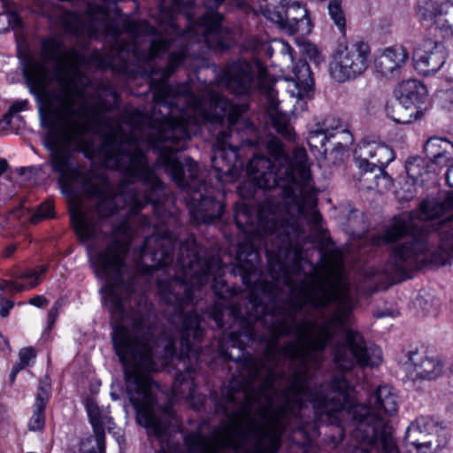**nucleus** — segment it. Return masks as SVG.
<instances>
[{
    "instance_id": "f257e3e1",
    "label": "nucleus",
    "mask_w": 453,
    "mask_h": 453,
    "mask_svg": "<svg viewBox=\"0 0 453 453\" xmlns=\"http://www.w3.org/2000/svg\"><path fill=\"white\" fill-rule=\"evenodd\" d=\"M236 224L254 232L237 249L233 275L250 288L236 296L226 286L220 259L208 253V283L220 299L210 317L219 329V355L237 364L239 375L224 396L211 394L214 412L224 417L222 429L208 437V453H238L252 441L251 453H278L291 419L305 426L334 424L345 411L352 436L362 447L355 453H400L395 430L385 416L398 411V396L383 385L357 403L343 375L311 385L309 362L322 352L337 330L349 321L353 301L341 273H312L298 283L302 251L293 242L300 224Z\"/></svg>"
},
{
    "instance_id": "f03ea898",
    "label": "nucleus",
    "mask_w": 453,
    "mask_h": 453,
    "mask_svg": "<svg viewBox=\"0 0 453 453\" xmlns=\"http://www.w3.org/2000/svg\"><path fill=\"white\" fill-rule=\"evenodd\" d=\"M168 80H165L163 71L158 81H152L155 104L147 125L134 128L130 134L118 126L105 134L101 147L104 165L119 171L122 179L119 192L110 182V190L93 197L96 202L91 211L78 207L70 210L72 224L82 241L93 239L101 229V221L118 211H123L124 217L134 215L150 203L156 214L160 213L165 187L150 167L143 145L157 152L168 147L177 154L197 130L200 120L212 124L226 120L230 139L242 127L245 132L255 133L254 125L241 117L242 107L222 96H212L207 108L187 86L173 88ZM111 231L115 239L92 258L96 275L104 280L103 288H137L140 277L130 272L125 262L130 246L127 219L113 224Z\"/></svg>"
},
{
    "instance_id": "7ed1b4c3",
    "label": "nucleus",
    "mask_w": 453,
    "mask_h": 453,
    "mask_svg": "<svg viewBox=\"0 0 453 453\" xmlns=\"http://www.w3.org/2000/svg\"><path fill=\"white\" fill-rule=\"evenodd\" d=\"M54 38L42 42V59L27 56L22 72L30 92L41 102V125L46 130L45 148L49 165L64 181L81 187L91 198L110 190V180L72 161L73 151H81L85 135L110 125L107 113L119 105V96L111 84H95L80 69L87 58L76 49L61 52Z\"/></svg>"
},
{
    "instance_id": "20e7f679",
    "label": "nucleus",
    "mask_w": 453,
    "mask_h": 453,
    "mask_svg": "<svg viewBox=\"0 0 453 453\" xmlns=\"http://www.w3.org/2000/svg\"><path fill=\"white\" fill-rule=\"evenodd\" d=\"M225 0H206V12L200 19H188L187 29L181 32L173 26L174 36L155 35V28L147 21L128 22L120 28L118 24L107 18L103 6L95 9L88 5L87 12L93 23L98 16V25L92 24L93 35L103 32L111 42L108 53L94 51L92 60L102 69L113 68L120 65L127 69L129 64L150 63L173 49L168 57V63L164 71V78L169 79L175 70L184 62L188 55L190 42H203L208 48L218 47L220 50L230 49L234 43L233 33L222 24L223 15L218 12L219 7Z\"/></svg>"
},
{
    "instance_id": "39448f33",
    "label": "nucleus",
    "mask_w": 453,
    "mask_h": 453,
    "mask_svg": "<svg viewBox=\"0 0 453 453\" xmlns=\"http://www.w3.org/2000/svg\"><path fill=\"white\" fill-rule=\"evenodd\" d=\"M157 162L179 188L188 189L187 205L193 223L211 225L219 221L224 213L223 195L199 178V167L190 157L180 160L169 148L160 149Z\"/></svg>"
},
{
    "instance_id": "423d86ee",
    "label": "nucleus",
    "mask_w": 453,
    "mask_h": 453,
    "mask_svg": "<svg viewBox=\"0 0 453 453\" xmlns=\"http://www.w3.org/2000/svg\"><path fill=\"white\" fill-rule=\"evenodd\" d=\"M370 56V46L364 41L356 40L340 45L329 65L331 77L340 83L357 79L367 70Z\"/></svg>"
},
{
    "instance_id": "0eeeda50",
    "label": "nucleus",
    "mask_w": 453,
    "mask_h": 453,
    "mask_svg": "<svg viewBox=\"0 0 453 453\" xmlns=\"http://www.w3.org/2000/svg\"><path fill=\"white\" fill-rule=\"evenodd\" d=\"M334 361L343 372H349L357 365L377 366L381 362V350L376 346H367L359 332L349 329L344 340L334 347Z\"/></svg>"
},
{
    "instance_id": "6e6552de",
    "label": "nucleus",
    "mask_w": 453,
    "mask_h": 453,
    "mask_svg": "<svg viewBox=\"0 0 453 453\" xmlns=\"http://www.w3.org/2000/svg\"><path fill=\"white\" fill-rule=\"evenodd\" d=\"M176 245V238L169 230L157 231L145 238L143 244L134 252V257L141 261L147 272L151 273L167 265L173 261V254Z\"/></svg>"
},
{
    "instance_id": "1a4fd4ad",
    "label": "nucleus",
    "mask_w": 453,
    "mask_h": 453,
    "mask_svg": "<svg viewBox=\"0 0 453 453\" xmlns=\"http://www.w3.org/2000/svg\"><path fill=\"white\" fill-rule=\"evenodd\" d=\"M275 10H266L265 15L288 35H306L311 31V21L305 5L290 0L277 1Z\"/></svg>"
},
{
    "instance_id": "9d476101",
    "label": "nucleus",
    "mask_w": 453,
    "mask_h": 453,
    "mask_svg": "<svg viewBox=\"0 0 453 453\" xmlns=\"http://www.w3.org/2000/svg\"><path fill=\"white\" fill-rule=\"evenodd\" d=\"M227 132H219L217 137V146L211 156V166L216 173V178L221 182H231L238 178L244 167V162L240 158L239 146L227 142Z\"/></svg>"
},
{
    "instance_id": "9b49d317",
    "label": "nucleus",
    "mask_w": 453,
    "mask_h": 453,
    "mask_svg": "<svg viewBox=\"0 0 453 453\" xmlns=\"http://www.w3.org/2000/svg\"><path fill=\"white\" fill-rule=\"evenodd\" d=\"M254 79L252 65L245 59H237L226 66L219 82L232 93L241 96L251 90Z\"/></svg>"
},
{
    "instance_id": "f8f14e48",
    "label": "nucleus",
    "mask_w": 453,
    "mask_h": 453,
    "mask_svg": "<svg viewBox=\"0 0 453 453\" xmlns=\"http://www.w3.org/2000/svg\"><path fill=\"white\" fill-rule=\"evenodd\" d=\"M447 49L441 42L426 38L414 52L415 67L424 75L434 74L445 64Z\"/></svg>"
},
{
    "instance_id": "ddd939ff",
    "label": "nucleus",
    "mask_w": 453,
    "mask_h": 453,
    "mask_svg": "<svg viewBox=\"0 0 453 453\" xmlns=\"http://www.w3.org/2000/svg\"><path fill=\"white\" fill-rule=\"evenodd\" d=\"M332 139H335V142L332 143V151L337 153L343 151L353 140L348 130L341 126L334 127L328 119L318 123L308 134L309 145L315 148H324Z\"/></svg>"
},
{
    "instance_id": "4468645a",
    "label": "nucleus",
    "mask_w": 453,
    "mask_h": 453,
    "mask_svg": "<svg viewBox=\"0 0 453 453\" xmlns=\"http://www.w3.org/2000/svg\"><path fill=\"white\" fill-rule=\"evenodd\" d=\"M355 161L363 170L386 168L394 160L395 152L388 145L363 141L354 151Z\"/></svg>"
},
{
    "instance_id": "2eb2a0df",
    "label": "nucleus",
    "mask_w": 453,
    "mask_h": 453,
    "mask_svg": "<svg viewBox=\"0 0 453 453\" xmlns=\"http://www.w3.org/2000/svg\"><path fill=\"white\" fill-rule=\"evenodd\" d=\"M407 357L411 365L409 372L413 380H434L442 375L444 365L437 356L416 348L408 351Z\"/></svg>"
},
{
    "instance_id": "dca6fc26",
    "label": "nucleus",
    "mask_w": 453,
    "mask_h": 453,
    "mask_svg": "<svg viewBox=\"0 0 453 453\" xmlns=\"http://www.w3.org/2000/svg\"><path fill=\"white\" fill-rule=\"evenodd\" d=\"M434 427V419L431 417H419L411 422L406 429L404 442L412 446L417 453H427L440 445L437 441H427L426 438Z\"/></svg>"
},
{
    "instance_id": "f3484780",
    "label": "nucleus",
    "mask_w": 453,
    "mask_h": 453,
    "mask_svg": "<svg viewBox=\"0 0 453 453\" xmlns=\"http://www.w3.org/2000/svg\"><path fill=\"white\" fill-rule=\"evenodd\" d=\"M196 368L187 366L184 371L179 372L173 385V393L178 398L191 402L196 411L203 406L205 397L196 394L195 374Z\"/></svg>"
},
{
    "instance_id": "a211bd4d",
    "label": "nucleus",
    "mask_w": 453,
    "mask_h": 453,
    "mask_svg": "<svg viewBox=\"0 0 453 453\" xmlns=\"http://www.w3.org/2000/svg\"><path fill=\"white\" fill-rule=\"evenodd\" d=\"M408 59V53L402 46L385 49L374 61L377 73L388 79L396 78L400 70Z\"/></svg>"
},
{
    "instance_id": "6ab92c4d",
    "label": "nucleus",
    "mask_w": 453,
    "mask_h": 453,
    "mask_svg": "<svg viewBox=\"0 0 453 453\" xmlns=\"http://www.w3.org/2000/svg\"><path fill=\"white\" fill-rule=\"evenodd\" d=\"M426 157L435 165L443 167L453 159V143L441 137H430L424 145Z\"/></svg>"
},
{
    "instance_id": "aec40b11",
    "label": "nucleus",
    "mask_w": 453,
    "mask_h": 453,
    "mask_svg": "<svg viewBox=\"0 0 453 453\" xmlns=\"http://www.w3.org/2000/svg\"><path fill=\"white\" fill-rule=\"evenodd\" d=\"M293 74L297 96L301 99L309 97L314 87V80L307 61L304 59L298 60L293 66Z\"/></svg>"
},
{
    "instance_id": "412c9836",
    "label": "nucleus",
    "mask_w": 453,
    "mask_h": 453,
    "mask_svg": "<svg viewBox=\"0 0 453 453\" xmlns=\"http://www.w3.org/2000/svg\"><path fill=\"white\" fill-rule=\"evenodd\" d=\"M385 110L387 116L397 124H410L422 117L420 111L399 99L388 103Z\"/></svg>"
},
{
    "instance_id": "4be33fe9",
    "label": "nucleus",
    "mask_w": 453,
    "mask_h": 453,
    "mask_svg": "<svg viewBox=\"0 0 453 453\" xmlns=\"http://www.w3.org/2000/svg\"><path fill=\"white\" fill-rule=\"evenodd\" d=\"M400 92L399 100L403 104L414 107L415 111H418L417 104L424 102L426 97V87L417 80L403 82L400 87Z\"/></svg>"
},
{
    "instance_id": "5701e85b",
    "label": "nucleus",
    "mask_w": 453,
    "mask_h": 453,
    "mask_svg": "<svg viewBox=\"0 0 453 453\" xmlns=\"http://www.w3.org/2000/svg\"><path fill=\"white\" fill-rule=\"evenodd\" d=\"M433 20L443 37L453 38V0L440 3Z\"/></svg>"
},
{
    "instance_id": "b1692460",
    "label": "nucleus",
    "mask_w": 453,
    "mask_h": 453,
    "mask_svg": "<svg viewBox=\"0 0 453 453\" xmlns=\"http://www.w3.org/2000/svg\"><path fill=\"white\" fill-rule=\"evenodd\" d=\"M361 180L367 184V188L377 189L379 192L388 190L393 182L392 178L387 173L385 168L364 170Z\"/></svg>"
},
{
    "instance_id": "393cba45",
    "label": "nucleus",
    "mask_w": 453,
    "mask_h": 453,
    "mask_svg": "<svg viewBox=\"0 0 453 453\" xmlns=\"http://www.w3.org/2000/svg\"><path fill=\"white\" fill-rule=\"evenodd\" d=\"M86 410L95 435H105V427L111 423V418L102 413L97 403L92 399L86 400Z\"/></svg>"
},
{
    "instance_id": "a878e982",
    "label": "nucleus",
    "mask_w": 453,
    "mask_h": 453,
    "mask_svg": "<svg viewBox=\"0 0 453 453\" xmlns=\"http://www.w3.org/2000/svg\"><path fill=\"white\" fill-rule=\"evenodd\" d=\"M427 441H437L438 447L435 449H429L427 453H438L441 449H443L449 441V432L447 428L439 421L434 419V427L429 431V434L426 438Z\"/></svg>"
},
{
    "instance_id": "bb28decb",
    "label": "nucleus",
    "mask_w": 453,
    "mask_h": 453,
    "mask_svg": "<svg viewBox=\"0 0 453 453\" xmlns=\"http://www.w3.org/2000/svg\"><path fill=\"white\" fill-rule=\"evenodd\" d=\"M405 172L408 178L415 184L424 173H427L425 160L420 157H413L407 159Z\"/></svg>"
},
{
    "instance_id": "cd10ccee",
    "label": "nucleus",
    "mask_w": 453,
    "mask_h": 453,
    "mask_svg": "<svg viewBox=\"0 0 453 453\" xmlns=\"http://www.w3.org/2000/svg\"><path fill=\"white\" fill-rule=\"evenodd\" d=\"M327 9L329 16L334 25L342 34H344L346 29V18L342 9V0H330Z\"/></svg>"
},
{
    "instance_id": "c85d7f7f",
    "label": "nucleus",
    "mask_w": 453,
    "mask_h": 453,
    "mask_svg": "<svg viewBox=\"0 0 453 453\" xmlns=\"http://www.w3.org/2000/svg\"><path fill=\"white\" fill-rule=\"evenodd\" d=\"M81 453H104L105 435L89 436L81 442Z\"/></svg>"
},
{
    "instance_id": "c756f323",
    "label": "nucleus",
    "mask_w": 453,
    "mask_h": 453,
    "mask_svg": "<svg viewBox=\"0 0 453 453\" xmlns=\"http://www.w3.org/2000/svg\"><path fill=\"white\" fill-rule=\"evenodd\" d=\"M272 123L275 131L282 137L288 140H291L293 138V129L285 115L280 113L275 114L272 118Z\"/></svg>"
},
{
    "instance_id": "7c9ffc66",
    "label": "nucleus",
    "mask_w": 453,
    "mask_h": 453,
    "mask_svg": "<svg viewBox=\"0 0 453 453\" xmlns=\"http://www.w3.org/2000/svg\"><path fill=\"white\" fill-rule=\"evenodd\" d=\"M47 269V265H40L38 270L19 271L17 273L12 274V276L20 280L32 279V280L29 282V288H34L40 284V275L45 273Z\"/></svg>"
},
{
    "instance_id": "2f4dec72",
    "label": "nucleus",
    "mask_w": 453,
    "mask_h": 453,
    "mask_svg": "<svg viewBox=\"0 0 453 453\" xmlns=\"http://www.w3.org/2000/svg\"><path fill=\"white\" fill-rule=\"evenodd\" d=\"M50 383L49 381V378L45 377L43 380H41L38 387L35 408L45 410L46 404L50 398Z\"/></svg>"
},
{
    "instance_id": "473e14b6",
    "label": "nucleus",
    "mask_w": 453,
    "mask_h": 453,
    "mask_svg": "<svg viewBox=\"0 0 453 453\" xmlns=\"http://www.w3.org/2000/svg\"><path fill=\"white\" fill-rule=\"evenodd\" d=\"M53 203L50 200H46L38 207L37 211L30 216L29 220L33 224H37L43 219L50 218L53 216Z\"/></svg>"
},
{
    "instance_id": "72a5a7b5",
    "label": "nucleus",
    "mask_w": 453,
    "mask_h": 453,
    "mask_svg": "<svg viewBox=\"0 0 453 453\" xmlns=\"http://www.w3.org/2000/svg\"><path fill=\"white\" fill-rule=\"evenodd\" d=\"M440 3L434 0H418V12L423 19H434L435 13L438 11Z\"/></svg>"
},
{
    "instance_id": "f704fd0d",
    "label": "nucleus",
    "mask_w": 453,
    "mask_h": 453,
    "mask_svg": "<svg viewBox=\"0 0 453 453\" xmlns=\"http://www.w3.org/2000/svg\"><path fill=\"white\" fill-rule=\"evenodd\" d=\"M45 410L35 408L34 414L29 420V429L32 431H39L44 427L45 425Z\"/></svg>"
},
{
    "instance_id": "c9c22d12",
    "label": "nucleus",
    "mask_w": 453,
    "mask_h": 453,
    "mask_svg": "<svg viewBox=\"0 0 453 453\" xmlns=\"http://www.w3.org/2000/svg\"><path fill=\"white\" fill-rule=\"evenodd\" d=\"M438 100L441 106L450 110L453 108V89L441 90L438 93Z\"/></svg>"
},
{
    "instance_id": "e433bc0d",
    "label": "nucleus",
    "mask_w": 453,
    "mask_h": 453,
    "mask_svg": "<svg viewBox=\"0 0 453 453\" xmlns=\"http://www.w3.org/2000/svg\"><path fill=\"white\" fill-rule=\"evenodd\" d=\"M19 357L20 367H26L29 361L35 357V352L33 348H23L19 350Z\"/></svg>"
},
{
    "instance_id": "4c0bfd02",
    "label": "nucleus",
    "mask_w": 453,
    "mask_h": 453,
    "mask_svg": "<svg viewBox=\"0 0 453 453\" xmlns=\"http://www.w3.org/2000/svg\"><path fill=\"white\" fill-rule=\"evenodd\" d=\"M277 50L281 53L283 56L288 57L291 61H293V51L294 50L290 47V45L282 41L275 42L274 45Z\"/></svg>"
},
{
    "instance_id": "58836bf2",
    "label": "nucleus",
    "mask_w": 453,
    "mask_h": 453,
    "mask_svg": "<svg viewBox=\"0 0 453 453\" xmlns=\"http://www.w3.org/2000/svg\"><path fill=\"white\" fill-rule=\"evenodd\" d=\"M60 307H61L60 302L57 301L54 303V305L50 308V310L49 311L48 320H47L49 328H51L54 326V324L57 320V318L58 316V311H59Z\"/></svg>"
},
{
    "instance_id": "ea45409f",
    "label": "nucleus",
    "mask_w": 453,
    "mask_h": 453,
    "mask_svg": "<svg viewBox=\"0 0 453 453\" xmlns=\"http://www.w3.org/2000/svg\"><path fill=\"white\" fill-rule=\"evenodd\" d=\"M28 214H29V211L27 209H25L23 206H19L9 212L7 219L8 220H12V219L21 220L22 218H24L25 216H27Z\"/></svg>"
},
{
    "instance_id": "a19ab883",
    "label": "nucleus",
    "mask_w": 453,
    "mask_h": 453,
    "mask_svg": "<svg viewBox=\"0 0 453 453\" xmlns=\"http://www.w3.org/2000/svg\"><path fill=\"white\" fill-rule=\"evenodd\" d=\"M4 282L5 287H9L10 292L12 294L17 293V292H22L27 288H30L29 284L28 285L19 284L14 280H4Z\"/></svg>"
},
{
    "instance_id": "79ce46f5",
    "label": "nucleus",
    "mask_w": 453,
    "mask_h": 453,
    "mask_svg": "<svg viewBox=\"0 0 453 453\" xmlns=\"http://www.w3.org/2000/svg\"><path fill=\"white\" fill-rule=\"evenodd\" d=\"M13 306L14 303L12 301L1 299L0 316L2 318H6L9 315L10 311L13 308Z\"/></svg>"
},
{
    "instance_id": "37998d69",
    "label": "nucleus",
    "mask_w": 453,
    "mask_h": 453,
    "mask_svg": "<svg viewBox=\"0 0 453 453\" xmlns=\"http://www.w3.org/2000/svg\"><path fill=\"white\" fill-rule=\"evenodd\" d=\"M28 107V101L24 100H19L14 102L11 107L10 110L15 114L22 111H26Z\"/></svg>"
},
{
    "instance_id": "c03bdc74",
    "label": "nucleus",
    "mask_w": 453,
    "mask_h": 453,
    "mask_svg": "<svg viewBox=\"0 0 453 453\" xmlns=\"http://www.w3.org/2000/svg\"><path fill=\"white\" fill-rule=\"evenodd\" d=\"M310 221L314 226V227H319L322 221L320 213L318 211L312 209L310 213Z\"/></svg>"
},
{
    "instance_id": "a18cd8bd",
    "label": "nucleus",
    "mask_w": 453,
    "mask_h": 453,
    "mask_svg": "<svg viewBox=\"0 0 453 453\" xmlns=\"http://www.w3.org/2000/svg\"><path fill=\"white\" fill-rule=\"evenodd\" d=\"M14 113L9 109V111L0 119V127L2 128H7L11 123Z\"/></svg>"
},
{
    "instance_id": "49530a36",
    "label": "nucleus",
    "mask_w": 453,
    "mask_h": 453,
    "mask_svg": "<svg viewBox=\"0 0 453 453\" xmlns=\"http://www.w3.org/2000/svg\"><path fill=\"white\" fill-rule=\"evenodd\" d=\"M29 303L36 307H42L48 303V300L42 296H35L29 300Z\"/></svg>"
},
{
    "instance_id": "de8ad7c7",
    "label": "nucleus",
    "mask_w": 453,
    "mask_h": 453,
    "mask_svg": "<svg viewBox=\"0 0 453 453\" xmlns=\"http://www.w3.org/2000/svg\"><path fill=\"white\" fill-rule=\"evenodd\" d=\"M447 184L453 188V164L449 167L445 174Z\"/></svg>"
},
{
    "instance_id": "09e8293b",
    "label": "nucleus",
    "mask_w": 453,
    "mask_h": 453,
    "mask_svg": "<svg viewBox=\"0 0 453 453\" xmlns=\"http://www.w3.org/2000/svg\"><path fill=\"white\" fill-rule=\"evenodd\" d=\"M24 368H25V367H20V364H19V363L18 365H14V366L12 367V370L11 374H10V380H11V382H13V380H15V378H16L17 373H18L20 370H22V369H24Z\"/></svg>"
},
{
    "instance_id": "8fccbe9b",
    "label": "nucleus",
    "mask_w": 453,
    "mask_h": 453,
    "mask_svg": "<svg viewBox=\"0 0 453 453\" xmlns=\"http://www.w3.org/2000/svg\"><path fill=\"white\" fill-rule=\"evenodd\" d=\"M16 250V246L15 245H9L5 250H4V257H11L13 252Z\"/></svg>"
},
{
    "instance_id": "3c124183",
    "label": "nucleus",
    "mask_w": 453,
    "mask_h": 453,
    "mask_svg": "<svg viewBox=\"0 0 453 453\" xmlns=\"http://www.w3.org/2000/svg\"><path fill=\"white\" fill-rule=\"evenodd\" d=\"M257 145V141H253L251 139H245L242 142V147L248 146V147H255Z\"/></svg>"
},
{
    "instance_id": "603ef678",
    "label": "nucleus",
    "mask_w": 453,
    "mask_h": 453,
    "mask_svg": "<svg viewBox=\"0 0 453 453\" xmlns=\"http://www.w3.org/2000/svg\"><path fill=\"white\" fill-rule=\"evenodd\" d=\"M8 162L4 158H0V176L7 170Z\"/></svg>"
},
{
    "instance_id": "864d4df0",
    "label": "nucleus",
    "mask_w": 453,
    "mask_h": 453,
    "mask_svg": "<svg viewBox=\"0 0 453 453\" xmlns=\"http://www.w3.org/2000/svg\"><path fill=\"white\" fill-rule=\"evenodd\" d=\"M264 50L265 51V54L271 58L273 56L274 48L271 45L266 44L264 46Z\"/></svg>"
},
{
    "instance_id": "5fc2aeb1",
    "label": "nucleus",
    "mask_w": 453,
    "mask_h": 453,
    "mask_svg": "<svg viewBox=\"0 0 453 453\" xmlns=\"http://www.w3.org/2000/svg\"><path fill=\"white\" fill-rule=\"evenodd\" d=\"M267 76V72L266 70L264 68V67H260L259 68V73H258V79L260 81H263L265 79V77Z\"/></svg>"
},
{
    "instance_id": "6e6d98bb",
    "label": "nucleus",
    "mask_w": 453,
    "mask_h": 453,
    "mask_svg": "<svg viewBox=\"0 0 453 453\" xmlns=\"http://www.w3.org/2000/svg\"><path fill=\"white\" fill-rule=\"evenodd\" d=\"M173 262V260L170 264H168L167 265L163 266V267H162V269H163V268H168V270H171V267H169V265H170ZM159 269H161V267L157 268V270H159ZM155 270H156V269H153V270L151 271V273H148V272H147V267H144V273H147V274H151Z\"/></svg>"
},
{
    "instance_id": "4d7b16f0",
    "label": "nucleus",
    "mask_w": 453,
    "mask_h": 453,
    "mask_svg": "<svg viewBox=\"0 0 453 453\" xmlns=\"http://www.w3.org/2000/svg\"><path fill=\"white\" fill-rule=\"evenodd\" d=\"M268 95H269L270 98L273 100V96H274V90L271 87L268 88Z\"/></svg>"
},
{
    "instance_id": "13d9d810",
    "label": "nucleus",
    "mask_w": 453,
    "mask_h": 453,
    "mask_svg": "<svg viewBox=\"0 0 453 453\" xmlns=\"http://www.w3.org/2000/svg\"><path fill=\"white\" fill-rule=\"evenodd\" d=\"M386 316H392L391 313H386V312H381V313H378L377 314V317L379 318H382V317H386Z\"/></svg>"
},
{
    "instance_id": "bf43d9fd",
    "label": "nucleus",
    "mask_w": 453,
    "mask_h": 453,
    "mask_svg": "<svg viewBox=\"0 0 453 453\" xmlns=\"http://www.w3.org/2000/svg\"><path fill=\"white\" fill-rule=\"evenodd\" d=\"M4 286H5V285H4V280H3V281H2V280H0V290H1V291H2V290H4Z\"/></svg>"
},
{
    "instance_id": "052dcab7",
    "label": "nucleus",
    "mask_w": 453,
    "mask_h": 453,
    "mask_svg": "<svg viewBox=\"0 0 453 453\" xmlns=\"http://www.w3.org/2000/svg\"><path fill=\"white\" fill-rule=\"evenodd\" d=\"M111 396L113 399H118L119 396L115 393H111Z\"/></svg>"
},
{
    "instance_id": "680f3d73",
    "label": "nucleus",
    "mask_w": 453,
    "mask_h": 453,
    "mask_svg": "<svg viewBox=\"0 0 453 453\" xmlns=\"http://www.w3.org/2000/svg\"><path fill=\"white\" fill-rule=\"evenodd\" d=\"M326 152H327V149H326V148H325V150H324V153L326 154Z\"/></svg>"
}]
</instances>
